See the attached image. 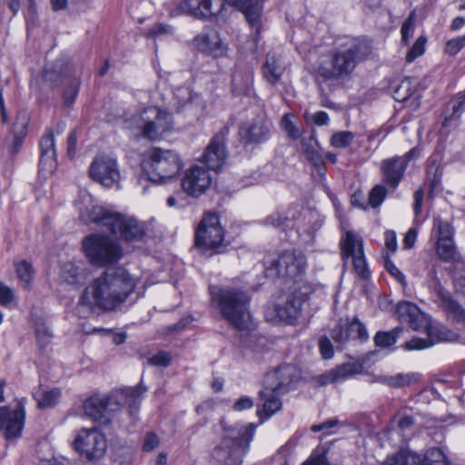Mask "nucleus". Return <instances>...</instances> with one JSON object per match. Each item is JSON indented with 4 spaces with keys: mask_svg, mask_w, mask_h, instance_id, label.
Masks as SVG:
<instances>
[{
    "mask_svg": "<svg viewBox=\"0 0 465 465\" xmlns=\"http://www.w3.org/2000/svg\"><path fill=\"white\" fill-rule=\"evenodd\" d=\"M302 310V301L299 298L288 296L284 301L269 305L265 310V318L273 324H292L299 317Z\"/></svg>",
    "mask_w": 465,
    "mask_h": 465,
    "instance_id": "17",
    "label": "nucleus"
},
{
    "mask_svg": "<svg viewBox=\"0 0 465 465\" xmlns=\"http://www.w3.org/2000/svg\"><path fill=\"white\" fill-rule=\"evenodd\" d=\"M437 253L442 261L450 262V265H455L458 261H464L457 252L451 237H439Z\"/></svg>",
    "mask_w": 465,
    "mask_h": 465,
    "instance_id": "34",
    "label": "nucleus"
},
{
    "mask_svg": "<svg viewBox=\"0 0 465 465\" xmlns=\"http://www.w3.org/2000/svg\"><path fill=\"white\" fill-rule=\"evenodd\" d=\"M125 126L137 130L147 140L155 141L173 128L171 113L157 106H148L125 120Z\"/></svg>",
    "mask_w": 465,
    "mask_h": 465,
    "instance_id": "7",
    "label": "nucleus"
},
{
    "mask_svg": "<svg viewBox=\"0 0 465 465\" xmlns=\"http://www.w3.org/2000/svg\"><path fill=\"white\" fill-rule=\"evenodd\" d=\"M172 357L169 352L161 351L156 354L148 358L147 361L150 365L157 367H167L171 362Z\"/></svg>",
    "mask_w": 465,
    "mask_h": 465,
    "instance_id": "53",
    "label": "nucleus"
},
{
    "mask_svg": "<svg viewBox=\"0 0 465 465\" xmlns=\"http://www.w3.org/2000/svg\"><path fill=\"white\" fill-rule=\"evenodd\" d=\"M252 406H253L252 399L248 396H242L234 402L232 408L236 411H242L244 410H249Z\"/></svg>",
    "mask_w": 465,
    "mask_h": 465,
    "instance_id": "62",
    "label": "nucleus"
},
{
    "mask_svg": "<svg viewBox=\"0 0 465 465\" xmlns=\"http://www.w3.org/2000/svg\"><path fill=\"white\" fill-rule=\"evenodd\" d=\"M136 283L122 267L106 270L84 288L79 304L90 312L114 311L127 300Z\"/></svg>",
    "mask_w": 465,
    "mask_h": 465,
    "instance_id": "1",
    "label": "nucleus"
},
{
    "mask_svg": "<svg viewBox=\"0 0 465 465\" xmlns=\"http://www.w3.org/2000/svg\"><path fill=\"white\" fill-rule=\"evenodd\" d=\"M280 127L291 140L296 141L302 136L303 129L300 126L297 116L292 113H287L282 115L280 121Z\"/></svg>",
    "mask_w": 465,
    "mask_h": 465,
    "instance_id": "36",
    "label": "nucleus"
},
{
    "mask_svg": "<svg viewBox=\"0 0 465 465\" xmlns=\"http://www.w3.org/2000/svg\"><path fill=\"white\" fill-rule=\"evenodd\" d=\"M82 197L86 203H92L90 194L84 193ZM79 211L80 217L85 223H93L101 227H105L113 234L118 235L126 242L140 241L147 232V226L143 222L102 206L88 204L84 207L79 206Z\"/></svg>",
    "mask_w": 465,
    "mask_h": 465,
    "instance_id": "2",
    "label": "nucleus"
},
{
    "mask_svg": "<svg viewBox=\"0 0 465 465\" xmlns=\"http://www.w3.org/2000/svg\"><path fill=\"white\" fill-rule=\"evenodd\" d=\"M35 336L37 342L41 347L48 345L53 338L47 325L41 321L35 322Z\"/></svg>",
    "mask_w": 465,
    "mask_h": 465,
    "instance_id": "46",
    "label": "nucleus"
},
{
    "mask_svg": "<svg viewBox=\"0 0 465 465\" xmlns=\"http://www.w3.org/2000/svg\"><path fill=\"white\" fill-rule=\"evenodd\" d=\"M401 332L402 328L401 327H396L390 331H378L374 336V342L378 347H390L396 342Z\"/></svg>",
    "mask_w": 465,
    "mask_h": 465,
    "instance_id": "40",
    "label": "nucleus"
},
{
    "mask_svg": "<svg viewBox=\"0 0 465 465\" xmlns=\"http://www.w3.org/2000/svg\"><path fill=\"white\" fill-rule=\"evenodd\" d=\"M84 413L95 421L103 424L112 420L114 413L120 410V403L109 396L94 395L88 398L83 405Z\"/></svg>",
    "mask_w": 465,
    "mask_h": 465,
    "instance_id": "15",
    "label": "nucleus"
},
{
    "mask_svg": "<svg viewBox=\"0 0 465 465\" xmlns=\"http://www.w3.org/2000/svg\"><path fill=\"white\" fill-rule=\"evenodd\" d=\"M89 175L104 187L117 185L120 181V172L116 159L107 155L95 157L89 167Z\"/></svg>",
    "mask_w": 465,
    "mask_h": 465,
    "instance_id": "16",
    "label": "nucleus"
},
{
    "mask_svg": "<svg viewBox=\"0 0 465 465\" xmlns=\"http://www.w3.org/2000/svg\"><path fill=\"white\" fill-rule=\"evenodd\" d=\"M16 273L20 281L27 284L34 274L33 267L26 261H22L16 264Z\"/></svg>",
    "mask_w": 465,
    "mask_h": 465,
    "instance_id": "51",
    "label": "nucleus"
},
{
    "mask_svg": "<svg viewBox=\"0 0 465 465\" xmlns=\"http://www.w3.org/2000/svg\"><path fill=\"white\" fill-rule=\"evenodd\" d=\"M264 0H184L180 4L182 13L196 19H209L223 16L227 13V5L233 6L242 12L251 25L258 26L261 16L260 2Z\"/></svg>",
    "mask_w": 465,
    "mask_h": 465,
    "instance_id": "4",
    "label": "nucleus"
},
{
    "mask_svg": "<svg viewBox=\"0 0 465 465\" xmlns=\"http://www.w3.org/2000/svg\"><path fill=\"white\" fill-rule=\"evenodd\" d=\"M331 337L337 343H343L349 340L348 324H341L340 322L336 326L332 328Z\"/></svg>",
    "mask_w": 465,
    "mask_h": 465,
    "instance_id": "52",
    "label": "nucleus"
},
{
    "mask_svg": "<svg viewBox=\"0 0 465 465\" xmlns=\"http://www.w3.org/2000/svg\"><path fill=\"white\" fill-rule=\"evenodd\" d=\"M61 396V392L58 389H53L45 391L40 398L37 399L38 406L40 408H50L54 406Z\"/></svg>",
    "mask_w": 465,
    "mask_h": 465,
    "instance_id": "47",
    "label": "nucleus"
},
{
    "mask_svg": "<svg viewBox=\"0 0 465 465\" xmlns=\"http://www.w3.org/2000/svg\"><path fill=\"white\" fill-rule=\"evenodd\" d=\"M348 335L349 340L359 339L361 341H366L369 338L367 329L363 323H361L357 318L348 324Z\"/></svg>",
    "mask_w": 465,
    "mask_h": 465,
    "instance_id": "45",
    "label": "nucleus"
},
{
    "mask_svg": "<svg viewBox=\"0 0 465 465\" xmlns=\"http://www.w3.org/2000/svg\"><path fill=\"white\" fill-rule=\"evenodd\" d=\"M281 394L282 393H277L273 388L267 385L263 390L260 391L259 396L263 400V404L262 410L258 411V415L260 416L262 422L281 410L282 401L279 398V395Z\"/></svg>",
    "mask_w": 465,
    "mask_h": 465,
    "instance_id": "30",
    "label": "nucleus"
},
{
    "mask_svg": "<svg viewBox=\"0 0 465 465\" xmlns=\"http://www.w3.org/2000/svg\"><path fill=\"white\" fill-rule=\"evenodd\" d=\"M211 301L222 316L238 330H247L252 323L249 311L250 297L239 288L210 287Z\"/></svg>",
    "mask_w": 465,
    "mask_h": 465,
    "instance_id": "5",
    "label": "nucleus"
},
{
    "mask_svg": "<svg viewBox=\"0 0 465 465\" xmlns=\"http://www.w3.org/2000/svg\"><path fill=\"white\" fill-rule=\"evenodd\" d=\"M420 375L417 373H397L394 375H381L377 378V381L391 388H402L412 383L418 382Z\"/></svg>",
    "mask_w": 465,
    "mask_h": 465,
    "instance_id": "35",
    "label": "nucleus"
},
{
    "mask_svg": "<svg viewBox=\"0 0 465 465\" xmlns=\"http://www.w3.org/2000/svg\"><path fill=\"white\" fill-rule=\"evenodd\" d=\"M173 100L177 112L183 110L203 111L204 108L202 96L186 86H181L174 90Z\"/></svg>",
    "mask_w": 465,
    "mask_h": 465,
    "instance_id": "29",
    "label": "nucleus"
},
{
    "mask_svg": "<svg viewBox=\"0 0 465 465\" xmlns=\"http://www.w3.org/2000/svg\"><path fill=\"white\" fill-rule=\"evenodd\" d=\"M195 46L203 53L213 57L223 56L226 53V47L221 41L218 33L213 29L205 30L193 39Z\"/></svg>",
    "mask_w": 465,
    "mask_h": 465,
    "instance_id": "27",
    "label": "nucleus"
},
{
    "mask_svg": "<svg viewBox=\"0 0 465 465\" xmlns=\"http://www.w3.org/2000/svg\"><path fill=\"white\" fill-rule=\"evenodd\" d=\"M327 450L316 449L302 465H331L326 457Z\"/></svg>",
    "mask_w": 465,
    "mask_h": 465,
    "instance_id": "50",
    "label": "nucleus"
},
{
    "mask_svg": "<svg viewBox=\"0 0 465 465\" xmlns=\"http://www.w3.org/2000/svg\"><path fill=\"white\" fill-rule=\"evenodd\" d=\"M212 183L213 177L209 169L195 164L184 172L181 185L187 195L198 198L207 192Z\"/></svg>",
    "mask_w": 465,
    "mask_h": 465,
    "instance_id": "14",
    "label": "nucleus"
},
{
    "mask_svg": "<svg viewBox=\"0 0 465 465\" xmlns=\"http://www.w3.org/2000/svg\"><path fill=\"white\" fill-rule=\"evenodd\" d=\"M159 438L153 432H148L143 440V450L146 451L153 450L159 445Z\"/></svg>",
    "mask_w": 465,
    "mask_h": 465,
    "instance_id": "61",
    "label": "nucleus"
},
{
    "mask_svg": "<svg viewBox=\"0 0 465 465\" xmlns=\"http://www.w3.org/2000/svg\"><path fill=\"white\" fill-rule=\"evenodd\" d=\"M435 302L446 313L449 320L455 323L465 324V309L452 297L440 282L434 286Z\"/></svg>",
    "mask_w": 465,
    "mask_h": 465,
    "instance_id": "21",
    "label": "nucleus"
},
{
    "mask_svg": "<svg viewBox=\"0 0 465 465\" xmlns=\"http://www.w3.org/2000/svg\"><path fill=\"white\" fill-rule=\"evenodd\" d=\"M414 425V418L411 415H402L400 417L397 426L398 428L402 430H411Z\"/></svg>",
    "mask_w": 465,
    "mask_h": 465,
    "instance_id": "64",
    "label": "nucleus"
},
{
    "mask_svg": "<svg viewBox=\"0 0 465 465\" xmlns=\"http://www.w3.org/2000/svg\"><path fill=\"white\" fill-rule=\"evenodd\" d=\"M145 391L146 388H143L140 384L135 387L121 389L120 391L112 393V396L120 403V408L123 405H126L131 411H133L137 409L142 400L141 396Z\"/></svg>",
    "mask_w": 465,
    "mask_h": 465,
    "instance_id": "32",
    "label": "nucleus"
},
{
    "mask_svg": "<svg viewBox=\"0 0 465 465\" xmlns=\"http://www.w3.org/2000/svg\"><path fill=\"white\" fill-rule=\"evenodd\" d=\"M449 270L452 275L456 291L465 293V262L458 261L455 265H450Z\"/></svg>",
    "mask_w": 465,
    "mask_h": 465,
    "instance_id": "39",
    "label": "nucleus"
},
{
    "mask_svg": "<svg viewBox=\"0 0 465 465\" xmlns=\"http://www.w3.org/2000/svg\"><path fill=\"white\" fill-rule=\"evenodd\" d=\"M465 46L463 36H458L446 43L445 52L450 55L457 54Z\"/></svg>",
    "mask_w": 465,
    "mask_h": 465,
    "instance_id": "54",
    "label": "nucleus"
},
{
    "mask_svg": "<svg viewBox=\"0 0 465 465\" xmlns=\"http://www.w3.org/2000/svg\"><path fill=\"white\" fill-rule=\"evenodd\" d=\"M301 144L308 161H310L314 166L322 167L323 158L321 153V145L317 140L315 131L312 130L309 137L303 138L301 141Z\"/></svg>",
    "mask_w": 465,
    "mask_h": 465,
    "instance_id": "33",
    "label": "nucleus"
},
{
    "mask_svg": "<svg viewBox=\"0 0 465 465\" xmlns=\"http://www.w3.org/2000/svg\"><path fill=\"white\" fill-rule=\"evenodd\" d=\"M387 195V190L384 185L378 184L374 186L369 193V205L372 208L379 207Z\"/></svg>",
    "mask_w": 465,
    "mask_h": 465,
    "instance_id": "48",
    "label": "nucleus"
},
{
    "mask_svg": "<svg viewBox=\"0 0 465 465\" xmlns=\"http://www.w3.org/2000/svg\"><path fill=\"white\" fill-rule=\"evenodd\" d=\"M78 93V83L69 86L64 93V104L69 106L71 105Z\"/></svg>",
    "mask_w": 465,
    "mask_h": 465,
    "instance_id": "63",
    "label": "nucleus"
},
{
    "mask_svg": "<svg viewBox=\"0 0 465 465\" xmlns=\"http://www.w3.org/2000/svg\"><path fill=\"white\" fill-rule=\"evenodd\" d=\"M74 447L89 460L101 458L107 448L104 436L96 428H83L76 432Z\"/></svg>",
    "mask_w": 465,
    "mask_h": 465,
    "instance_id": "11",
    "label": "nucleus"
},
{
    "mask_svg": "<svg viewBox=\"0 0 465 465\" xmlns=\"http://www.w3.org/2000/svg\"><path fill=\"white\" fill-rule=\"evenodd\" d=\"M355 135L350 131H341L334 133L330 140L331 145L334 148H346L354 140Z\"/></svg>",
    "mask_w": 465,
    "mask_h": 465,
    "instance_id": "44",
    "label": "nucleus"
},
{
    "mask_svg": "<svg viewBox=\"0 0 465 465\" xmlns=\"http://www.w3.org/2000/svg\"><path fill=\"white\" fill-rule=\"evenodd\" d=\"M226 156L223 136L215 135L202 155V161L210 170L219 171L224 164Z\"/></svg>",
    "mask_w": 465,
    "mask_h": 465,
    "instance_id": "26",
    "label": "nucleus"
},
{
    "mask_svg": "<svg viewBox=\"0 0 465 465\" xmlns=\"http://www.w3.org/2000/svg\"><path fill=\"white\" fill-rule=\"evenodd\" d=\"M84 253L93 265L104 267L118 262L123 257L121 245L111 237L93 233L83 241Z\"/></svg>",
    "mask_w": 465,
    "mask_h": 465,
    "instance_id": "9",
    "label": "nucleus"
},
{
    "mask_svg": "<svg viewBox=\"0 0 465 465\" xmlns=\"http://www.w3.org/2000/svg\"><path fill=\"white\" fill-rule=\"evenodd\" d=\"M30 116L25 111L19 112L16 120L14 123L13 131L15 136V146L18 147L22 144L26 134L29 124Z\"/></svg>",
    "mask_w": 465,
    "mask_h": 465,
    "instance_id": "38",
    "label": "nucleus"
},
{
    "mask_svg": "<svg viewBox=\"0 0 465 465\" xmlns=\"http://www.w3.org/2000/svg\"><path fill=\"white\" fill-rule=\"evenodd\" d=\"M379 465H448V462L440 449L430 448L423 457L413 452L400 451L387 457Z\"/></svg>",
    "mask_w": 465,
    "mask_h": 465,
    "instance_id": "12",
    "label": "nucleus"
},
{
    "mask_svg": "<svg viewBox=\"0 0 465 465\" xmlns=\"http://www.w3.org/2000/svg\"><path fill=\"white\" fill-rule=\"evenodd\" d=\"M40 170L51 173L56 167L54 135L52 130H46L40 141Z\"/></svg>",
    "mask_w": 465,
    "mask_h": 465,
    "instance_id": "28",
    "label": "nucleus"
},
{
    "mask_svg": "<svg viewBox=\"0 0 465 465\" xmlns=\"http://www.w3.org/2000/svg\"><path fill=\"white\" fill-rule=\"evenodd\" d=\"M426 38L423 36L419 37L413 44L411 48L406 54V61L408 63L413 62L416 58L423 54L425 51Z\"/></svg>",
    "mask_w": 465,
    "mask_h": 465,
    "instance_id": "49",
    "label": "nucleus"
},
{
    "mask_svg": "<svg viewBox=\"0 0 465 465\" xmlns=\"http://www.w3.org/2000/svg\"><path fill=\"white\" fill-rule=\"evenodd\" d=\"M295 372L293 366L282 365L266 375L265 383L277 393H286L296 378Z\"/></svg>",
    "mask_w": 465,
    "mask_h": 465,
    "instance_id": "25",
    "label": "nucleus"
},
{
    "mask_svg": "<svg viewBox=\"0 0 465 465\" xmlns=\"http://www.w3.org/2000/svg\"><path fill=\"white\" fill-rule=\"evenodd\" d=\"M413 25H414V13H411L409 17L403 22L401 26V39L402 42H407L409 37L411 35L413 32Z\"/></svg>",
    "mask_w": 465,
    "mask_h": 465,
    "instance_id": "57",
    "label": "nucleus"
},
{
    "mask_svg": "<svg viewBox=\"0 0 465 465\" xmlns=\"http://www.w3.org/2000/svg\"><path fill=\"white\" fill-rule=\"evenodd\" d=\"M319 347L323 359H331L333 356L332 344L329 338L323 336L319 341Z\"/></svg>",
    "mask_w": 465,
    "mask_h": 465,
    "instance_id": "56",
    "label": "nucleus"
},
{
    "mask_svg": "<svg viewBox=\"0 0 465 465\" xmlns=\"http://www.w3.org/2000/svg\"><path fill=\"white\" fill-rule=\"evenodd\" d=\"M372 42L365 37L349 39L321 62L318 73L327 80L339 79L353 72L359 63L372 53Z\"/></svg>",
    "mask_w": 465,
    "mask_h": 465,
    "instance_id": "3",
    "label": "nucleus"
},
{
    "mask_svg": "<svg viewBox=\"0 0 465 465\" xmlns=\"http://www.w3.org/2000/svg\"><path fill=\"white\" fill-rule=\"evenodd\" d=\"M61 277L69 284L79 283L82 280L80 268L73 262L64 263L62 267Z\"/></svg>",
    "mask_w": 465,
    "mask_h": 465,
    "instance_id": "42",
    "label": "nucleus"
},
{
    "mask_svg": "<svg viewBox=\"0 0 465 465\" xmlns=\"http://www.w3.org/2000/svg\"><path fill=\"white\" fill-rule=\"evenodd\" d=\"M25 409L22 401L11 411L9 407H0V430L5 428V437L7 440L20 436L24 428Z\"/></svg>",
    "mask_w": 465,
    "mask_h": 465,
    "instance_id": "22",
    "label": "nucleus"
},
{
    "mask_svg": "<svg viewBox=\"0 0 465 465\" xmlns=\"http://www.w3.org/2000/svg\"><path fill=\"white\" fill-rule=\"evenodd\" d=\"M195 245L203 251L222 252L224 247V231L215 213L203 214L195 231Z\"/></svg>",
    "mask_w": 465,
    "mask_h": 465,
    "instance_id": "10",
    "label": "nucleus"
},
{
    "mask_svg": "<svg viewBox=\"0 0 465 465\" xmlns=\"http://www.w3.org/2000/svg\"><path fill=\"white\" fill-rule=\"evenodd\" d=\"M224 434L220 445L213 451V458L218 465H241L242 458L250 448L256 430L254 423L225 427L221 421Z\"/></svg>",
    "mask_w": 465,
    "mask_h": 465,
    "instance_id": "6",
    "label": "nucleus"
},
{
    "mask_svg": "<svg viewBox=\"0 0 465 465\" xmlns=\"http://www.w3.org/2000/svg\"><path fill=\"white\" fill-rule=\"evenodd\" d=\"M413 154L414 149L410 150L404 156H395L382 161L381 170L383 182L387 185L392 189L398 186Z\"/></svg>",
    "mask_w": 465,
    "mask_h": 465,
    "instance_id": "23",
    "label": "nucleus"
},
{
    "mask_svg": "<svg viewBox=\"0 0 465 465\" xmlns=\"http://www.w3.org/2000/svg\"><path fill=\"white\" fill-rule=\"evenodd\" d=\"M423 331L427 332L426 339L413 337L405 342L404 348L408 351L423 350L440 341H454L458 339V334L454 331L443 326H431L430 322Z\"/></svg>",
    "mask_w": 465,
    "mask_h": 465,
    "instance_id": "18",
    "label": "nucleus"
},
{
    "mask_svg": "<svg viewBox=\"0 0 465 465\" xmlns=\"http://www.w3.org/2000/svg\"><path fill=\"white\" fill-rule=\"evenodd\" d=\"M182 167L183 162L175 151L160 147L149 150L143 162L148 179L156 183H166L176 177Z\"/></svg>",
    "mask_w": 465,
    "mask_h": 465,
    "instance_id": "8",
    "label": "nucleus"
},
{
    "mask_svg": "<svg viewBox=\"0 0 465 465\" xmlns=\"http://www.w3.org/2000/svg\"><path fill=\"white\" fill-rule=\"evenodd\" d=\"M287 218L281 214L280 213H273L268 217H266L264 223L267 225H272L274 227H280L284 225L286 223Z\"/></svg>",
    "mask_w": 465,
    "mask_h": 465,
    "instance_id": "60",
    "label": "nucleus"
},
{
    "mask_svg": "<svg viewBox=\"0 0 465 465\" xmlns=\"http://www.w3.org/2000/svg\"><path fill=\"white\" fill-rule=\"evenodd\" d=\"M341 254L344 261L351 258L355 272L362 279L370 277V271L363 253L361 237L348 231L341 242Z\"/></svg>",
    "mask_w": 465,
    "mask_h": 465,
    "instance_id": "13",
    "label": "nucleus"
},
{
    "mask_svg": "<svg viewBox=\"0 0 465 465\" xmlns=\"http://www.w3.org/2000/svg\"><path fill=\"white\" fill-rule=\"evenodd\" d=\"M262 71L264 78L270 84H275L280 81L284 72V67L275 55L268 54Z\"/></svg>",
    "mask_w": 465,
    "mask_h": 465,
    "instance_id": "37",
    "label": "nucleus"
},
{
    "mask_svg": "<svg viewBox=\"0 0 465 465\" xmlns=\"http://www.w3.org/2000/svg\"><path fill=\"white\" fill-rule=\"evenodd\" d=\"M414 93L413 83L411 78L403 79L393 92V97L398 102H406Z\"/></svg>",
    "mask_w": 465,
    "mask_h": 465,
    "instance_id": "41",
    "label": "nucleus"
},
{
    "mask_svg": "<svg viewBox=\"0 0 465 465\" xmlns=\"http://www.w3.org/2000/svg\"><path fill=\"white\" fill-rule=\"evenodd\" d=\"M336 381H344L361 371V366L355 363L347 362L332 369Z\"/></svg>",
    "mask_w": 465,
    "mask_h": 465,
    "instance_id": "43",
    "label": "nucleus"
},
{
    "mask_svg": "<svg viewBox=\"0 0 465 465\" xmlns=\"http://www.w3.org/2000/svg\"><path fill=\"white\" fill-rule=\"evenodd\" d=\"M387 271L393 276L401 285L405 287L407 281L405 275L391 262L386 263Z\"/></svg>",
    "mask_w": 465,
    "mask_h": 465,
    "instance_id": "59",
    "label": "nucleus"
},
{
    "mask_svg": "<svg viewBox=\"0 0 465 465\" xmlns=\"http://www.w3.org/2000/svg\"><path fill=\"white\" fill-rule=\"evenodd\" d=\"M12 289L0 282V305L7 306L14 300Z\"/></svg>",
    "mask_w": 465,
    "mask_h": 465,
    "instance_id": "58",
    "label": "nucleus"
},
{
    "mask_svg": "<svg viewBox=\"0 0 465 465\" xmlns=\"http://www.w3.org/2000/svg\"><path fill=\"white\" fill-rule=\"evenodd\" d=\"M396 313L401 322L409 324L414 331H423V328L428 327L430 323V317L410 302H399Z\"/></svg>",
    "mask_w": 465,
    "mask_h": 465,
    "instance_id": "24",
    "label": "nucleus"
},
{
    "mask_svg": "<svg viewBox=\"0 0 465 465\" xmlns=\"http://www.w3.org/2000/svg\"><path fill=\"white\" fill-rule=\"evenodd\" d=\"M306 259L302 253L284 252L272 263V268L279 276L297 277L305 272Z\"/></svg>",
    "mask_w": 465,
    "mask_h": 465,
    "instance_id": "20",
    "label": "nucleus"
},
{
    "mask_svg": "<svg viewBox=\"0 0 465 465\" xmlns=\"http://www.w3.org/2000/svg\"><path fill=\"white\" fill-rule=\"evenodd\" d=\"M270 129L271 124L261 114L242 124L239 128V136L245 144H258L270 137Z\"/></svg>",
    "mask_w": 465,
    "mask_h": 465,
    "instance_id": "19",
    "label": "nucleus"
},
{
    "mask_svg": "<svg viewBox=\"0 0 465 465\" xmlns=\"http://www.w3.org/2000/svg\"><path fill=\"white\" fill-rule=\"evenodd\" d=\"M464 111L465 95L460 94L447 104L443 113L442 128H457L460 124V117Z\"/></svg>",
    "mask_w": 465,
    "mask_h": 465,
    "instance_id": "31",
    "label": "nucleus"
},
{
    "mask_svg": "<svg viewBox=\"0 0 465 465\" xmlns=\"http://www.w3.org/2000/svg\"><path fill=\"white\" fill-rule=\"evenodd\" d=\"M242 85L239 83L238 76H234L232 79V86L234 92L241 94H247L252 85V78L251 74H247L242 79Z\"/></svg>",
    "mask_w": 465,
    "mask_h": 465,
    "instance_id": "55",
    "label": "nucleus"
}]
</instances>
